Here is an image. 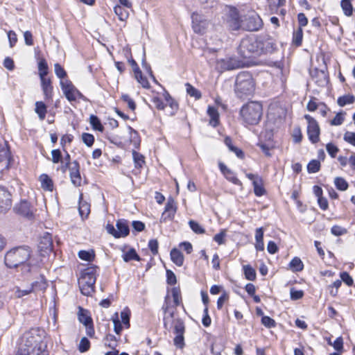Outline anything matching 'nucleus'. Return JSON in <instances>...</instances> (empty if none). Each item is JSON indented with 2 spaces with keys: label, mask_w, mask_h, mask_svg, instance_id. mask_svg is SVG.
<instances>
[{
  "label": "nucleus",
  "mask_w": 355,
  "mask_h": 355,
  "mask_svg": "<svg viewBox=\"0 0 355 355\" xmlns=\"http://www.w3.org/2000/svg\"><path fill=\"white\" fill-rule=\"evenodd\" d=\"M5 264L8 268L20 267L24 275L37 274L43 265L44 260L38 257H31L28 247L22 246L14 248L5 254Z\"/></svg>",
  "instance_id": "1"
},
{
  "label": "nucleus",
  "mask_w": 355,
  "mask_h": 355,
  "mask_svg": "<svg viewBox=\"0 0 355 355\" xmlns=\"http://www.w3.org/2000/svg\"><path fill=\"white\" fill-rule=\"evenodd\" d=\"M38 329H32L21 338L17 355H48Z\"/></svg>",
  "instance_id": "2"
},
{
  "label": "nucleus",
  "mask_w": 355,
  "mask_h": 355,
  "mask_svg": "<svg viewBox=\"0 0 355 355\" xmlns=\"http://www.w3.org/2000/svg\"><path fill=\"white\" fill-rule=\"evenodd\" d=\"M255 81L251 73L246 71L239 73L235 80L234 92L236 96L245 99L253 94Z\"/></svg>",
  "instance_id": "3"
},
{
  "label": "nucleus",
  "mask_w": 355,
  "mask_h": 355,
  "mask_svg": "<svg viewBox=\"0 0 355 355\" xmlns=\"http://www.w3.org/2000/svg\"><path fill=\"white\" fill-rule=\"evenodd\" d=\"M172 297L173 300V305H171L170 297L167 295L165 297L164 303L162 306L164 311V325L165 328H170L173 323L174 311L176 306H179L182 302V297L180 288H173L171 290Z\"/></svg>",
  "instance_id": "4"
},
{
  "label": "nucleus",
  "mask_w": 355,
  "mask_h": 355,
  "mask_svg": "<svg viewBox=\"0 0 355 355\" xmlns=\"http://www.w3.org/2000/svg\"><path fill=\"white\" fill-rule=\"evenodd\" d=\"M240 114L245 123L257 124L262 115V105L258 102H249L241 107Z\"/></svg>",
  "instance_id": "5"
},
{
  "label": "nucleus",
  "mask_w": 355,
  "mask_h": 355,
  "mask_svg": "<svg viewBox=\"0 0 355 355\" xmlns=\"http://www.w3.org/2000/svg\"><path fill=\"white\" fill-rule=\"evenodd\" d=\"M96 280V268L89 267L85 269L78 279L80 292L89 296L94 292V284Z\"/></svg>",
  "instance_id": "6"
},
{
  "label": "nucleus",
  "mask_w": 355,
  "mask_h": 355,
  "mask_svg": "<svg viewBox=\"0 0 355 355\" xmlns=\"http://www.w3.org/2000/svg\"><path fill=\"white\" fill-rule=\"evenodd\" d=\"M260 50V44L254 37L243 39L238 49L239 53L243 58H250L259 54Z\"/></svg>",
  "instance_id": "7"
},
{
  "label": "nucleus",
  "mask_w": 355,
  "mask_h": 355,
  "mask_svg": "<svg viewBox=\"0 0 355 355\" xmlns=\"http://www.w3.org/2000/svg\"><path fill=\"white\" fill-rule=\"evenodd\" d=\"M225 15L226 23L232 30L237 31L241 28L243 15L240 14L235 7L226 6Z\"/></svg>",
  "instance_id": "8"
},
{
  "label": "nucleus",
  "mask_w": 355,
  "mask_h": 355,
  "mask_svg": "<svg viewBox=\"0 0 355 355\" xmlns=\"http://www.w3.org/2000/svg\"><path fill=\"white\" fill-rule=\"evenodd\" d=\"M60 85L64 95L69 102L80 99L86 101L85 96L73 85L71 80H62L60 81Z\"/></svg>",
  "instance_id": "9"
},
{
  "label": "nucleus",
  "mask_w": 355,
  "mask_h": 355,
  "mask_svg": "<svg viewBox=\"0 0 355 355\" xmlns=\"http://www.w3.org/2000/svg\"><path fill=\"white\" fill-rule=\"evenodd\" d=\"M263 26L262 19L254 11H249L243 15L241 28L249 31H257Z\"/></svg>",
  "instance_id": "10"
},
{
  "label": "nucleus",
  "mask_w": 355,
  "mask_h": 355,
  "mask_svg": "<svg viewBox=\"0 0 355 355\" xmlns=\"http://www.w3.org/2000/svg\"><path fill=\"white\" fill-rule=\"evenodd\" d=\"M116 230L112 224L106 225L107 232L115 238L127 236L129 234L128 223L125 219H119L116 224Z\"/></svg>",
  "instance_id": "11"
},
{
  "label": "nucleus",
  "mask_w": 355,
  "mask_h": 355,
  "mask_svg": "<svg viewBox=\"0 0 355 355\" xmlns=\"http://www.w3.org/2000/svg\"><path fill=\"white\" fill-rule=\"evenodd\" d=\"M305 119L307 121V135L309 139L313 144H316L319 141L320 129L316 120L309 114L304 116Z\"/></svg>",
  "instance_id": "12"
},
{
  "label": "nucleus",
  "mask_w": 355,
  "mask_h": 355,
  "mask_svg": "<svg viewBox=\"0 0 355 355\" xmlns=\"http://www.w3.org/2000/svg\"><path fill=\"white\" fill-rule=\"evenodd\" d=\"M191 19L192 28L196 33L203 35L207 32L209 26V21L205 16L198 12H193L191 15Z\"/></svg>",
  "instance_id": "13"
},
{
  "label": "nucleus",
  "mask_w": 355,
  "mask_h": 355,
  "mask_svg": "<svg viewBox=\"0 0 355 355\" xmlns=\"http://www.w3.org/2000/svg\"><path fill=\"white\" fill-rule=\"evenodd\" d=\"M38 249L40 252V256H37L38 259H42L45 257V254L51 252L53 249V241L51 235L45 232L40 239Z\"/></svg>",
  "instance_id": "14"
},
{
  "label": "nucleus",
  "mask_w": 355,
  "mask_h": 355,
  "mask_svg": "<svg viewBox=\"0 0 355 355\" xmlns=\"http://www.w3.org/2000/svg\"><path fill=\"white\" fill-rule=\"evenodd\" d=\"M11 197L9 191L6 187L0 186V213L10 209L12 205Z\"/></svg>",
  "instance_id": "15"
},
{
  "label": "nucleus",
  "mask_w": 355,
  "mask_h": 355,
  "mask_svg": "<svg viewBox=\"0 0 355 355\" xmlns=\"http://www.w3.org/2000/svg\"><path fill=\"white\" fill-rule=\"evenodd\" d=\"M69 175L72 184L75 187H80L82 184V178L80 173V166L77 161L72 162L69 167Z\"/></svg>",
  "instance_id": "16"
},
{
  "label": "nucleus",
  "mask_w": 355,
  "mask_h": 355,
  "mask_svg": "<svg viewBox=\"0 0 355 355\" xmlns=\"http://www.w3.org/2000/svg\"><path fill=\"white\" fill-rule=\"evenodd\" d=\"M15 211L26 218H31L33 214V209L31 204L26 200H21L15 207Z\"/></svg>",
  "instance_id": "17"
},
{
  "label": "nucleus",
  "mask_w": 355,
  "mask_h": 355,
  "mask_svg": "<svg viewBox=\"0 0 355 355\" xmlns=\"http://www.w3.org/2000/svg\"><path fill=\"white\" fill-rule=\"evenodd\" d=\"M32 292H44L48 287V283L44 275H40L37 280L33 282L30 285Z\"/></svg>",
  "instance_id": "18"
},
{
  "label": "nucleus",
  "mask_w": 355,
  "mask_h": 355,
  "mask_svg": "<svg viewBox=\"0 0 355 355\" xmlns=\"http://www.w3.org/2000/svg\"><path fill=\"white\" fill-rule=\"evenodd\" d=\"M40 80L45 100H51L52 98L53 93V87L51 85V80L49 78H44L43 79H40Z\"/></svg>",
  "instance_id": "19"
},
{
  "label": "nucleus",
  "mask_w": 355,
  "mask_h": 355,
  "mask_svg": "<svg viewBox=\"0 0 355 355\" xmlns=\"http://www.w3.org/2000/svg\"><path fill=\"white\" fill-rule=\"evenodd\" d=\"M176 209L173 200H168L165 206V209L162 215V220H171L173 218Z\"/></svg>",
  "instance_id": "20"
},
{
  "label": "nucleus",
  "mask_w": 355,
  "mask_h": 355,
  "mask_svg": "<svg viewBox=\"0 0 355 355\" xmlns=\"http://www.w3.org/2000/svg\"><path fill=\"white\" fill-rule=\"evenodd\" d=\"M164 98L166 101V107L168 106L171 110L168 111L169 115H173L178 109V105L177 102L171 98L170 94L167 92H164L163 94Z\"/></svg>",
  "instance_id": "21"
},
{
  "label": "nucleus",
  "mask_w": 355,
  "mask_h": 355,
  "mask_svg": "<svg viewBox=\"0 0 355 355\" xmlns=\"http://www.w3.org/2000/svg\"><path fill=\"white\" fill-rule=\"evenodd\" d=\"M78 320L80 323L85 326H87L92 324V319L87 310L79 307L78 313Z\"/></svg>",
  "instance_id": "22"
},
{
  "label": "nucleus",
  "mask_w": 355,
  "mask_h": 355,
  "mask_svg": "<svg viewBox=\"0 0 355 355\" xmlns=\"http://www.w3.org/2000/svg\"><path fill=\"white\" fill-rule=\"evenodd\" d=\"M207 114L210 117L209 124L213 127H216L219 123V114L218 110L212 106H209Z\"/></svg>",
  "instance_id": "23"
},
{
  "label": "nucleus",
  "mask_w": 355,
  "mask_h": 355,
  "mask_svg": "<svg viewBox=\"0 0 355 355\" xmlns=\"http://www.w3.org/2000/svg\"><path fill=\"white\" fill-rule=\"evenodd\" d=\"M35 112L40 121L44 120L47 113V107L43 101L35 102Z\"/></svg>",
  "instance_id": "24"
},
{
  "label": "nucleus",
  "mask_w": 355,
  "mask_h": 355,
  "mask_svg": "<svg viewBox=\"0 0 355 355\" xmlns=\"http://www.w3.org/2000/svg\"><path fill=\"white\" fill-rule=\"evenodd\" d=\"M90 212V205L83 200V193L80 194L79 197V213L81 217H87Z\"/></svg>",
  "instance_id": "25"
},
{
  "label": "nucleus",
  "mask_w": 355,
  "mask_h": 355,
  "mask_svg": "<svg viewBox=\"0 0 355 355\" xmlns=\"http://www.w3.org/2000/svg\"><path fill=\"white\" fill-rule=\"evenodd\" d=\"M171 259L172 261L177 265L178 266H181L183 265L184 263V257L183 254L181 253V252L176 249L173 248L171 251Z\"/></svg>",
  "instance_id": "26"
},
{
  "label": "nucleus",
  "mask_w": 355,
  "mask_h": 355,
  "mask_svg": "<svg viewBox=\"0 0 355 355\" xmlns=\"http://www.w3.org/2000/svg\"><path fill=\"white\" fill-rule=\"evenodd\" d=\"M40 181L41 187L46 191H52L53 189V184L52 180L46 175L42 174L40 176Z\"/></svg>",
  "instance_id": "27"
},
{
  "label": "nucleus",
  "mask_w": 355,
  "mask_h": 355,
  "mask_svg": "<svg viewBox=\"0 0 355 355\" xmlns=\"http://www.w3.org/2000/svg\"><path fill=\"white\" fill-rule=\"evenodd\" d=\"M288 268L294 272H300L304 268V264L299 257H295L290 261Z\"/></svg>",
  "instance_id": "28"
},
{
  "label": "nucleus",
  "mask_w": 355,
  "mask_h": 355,
  "mask_svg": "<svg viewBox=\"0 0 355 355\" xmlns=\"http://www.w3.org/2000/svg\"><path fill=\"white\" fill-rule=\"evenodd\" d=\"M131 312L128 307H125L120 313L121 323L123 324L124 327L128 329L130 326V318Z\"/></svg>",
  "instance_id": "29"
},
{
  "label": "nucleus",
  "mask_w": 355,
  "mask_h": 355,
  "mask_svg": "<svg viewBox=\"0 0 355 355\" xmlns=\"http://www.w3.org/2000/svg\"><path fill=\"white\" fill-rule=\"evenodd\" d=\"M234 62V59L227 58L218 61V64H220V67L223 70H231L237 67V65L235 64Z\"/></svg>",
  "instance_id": "30"
},
{
  "label": "nucleus",
  "mask_w": 355,
  "mask_h": 355,
  "mask_svg": "<svg viewBox=\"0 0 355 355\" xmlns=\"http://www.w3.org/2000/svg\"><path fill=\"white\" fill-rule=\"evenodd\" d=\"M38 71L40 79L46 78L49 72V67L45 59L41 58L38 62Z\"/></svg>",
  "instance_id": "31"
},
{
  "label": "nucleus",
  "mask_w": 355,
  "mask_h": 355,
  "mask_svg": "<svg viewBox=\"0 0 355 355\" xmlns=\"http://www.w3.org/2000/svg\"><path fill=\"white\" fill-rule=\"evenodd\" d=\"M355 102V96L352 94H347L340 96L337 100V103L340 107H344L347 105L353 104Z\"/></svg>",
  "instance_id": "32"
},
{
  "label": "nucleus",
  "mask_w": 355,
  "mask_h": 355,
  "mask_svg": "<svg viewBox=\"0 0 355 355\" xmlns=\"http://www.w3.org/2000/svg\"><path fill=\"white\" fill-rule=\"evenodd\" d=\"M254 192L257 196H262L264 195L266 191L263 187V180L261 178H257L253 182Z\"/></svg>",
  "instance_id": "33"
},
{
  "label": "nucleus",
  "mask_w": 355,
  "mask_h": 355,
  "mask_svg": "<svg viewBox=\"0 0 355 355\" xmlns=\"http://www.w3.org/2000/svg\"><path fill=\"white\" fill-rule=\"evenodd\" d=\"M336 188L341 191L347 190L349 184L346 180L342 177H336L334 180Z\"/></svg>",
  "instance_id": "34"
},
{
  "label": "nucleus",
  "mask_w": 355,
  "mask_h": 355,
  "mask_svg": "<svg viewBox=\"0 0 355 355\" xmlns=\"http://www.w3.org/2000/svg\"><path fill=\"white\" fill-rule=\"evenodd\" d=\"M352 0H341L340 6L345 15L349 17L352 15L353 7L352 4Z\"/></svg>",
  "instance_id": "35"
},
{
  "label": "nucleus",
  "mask_w": 355,
  "mask_h": 355,
  "mask_svg": "<svg viewBox=\"0 0 355 355\" xmlns=\"http://www.w3.org/2000/svg\"><path fill=\"white\" fill-rule=\"evenodd\" d=\"M15 296L17 298H21L24 296L28 295L32 293L30 286L26 288H21L20 286H16L13 288Z\"/></svg>",
  "instance_id": "36"
},
{
  "label": "nucleus",
  "mask_w": 355,
  "mask_h": 355,
  "mask_svg": "<svg viewBox=\"0 0 355 355\" xmlns=\"http://www.w3.org/2000/svg\"><path fill=\"white\" fill-rule=\"evenodd\" d=\"M243 272L245 278L250 281H254L256 279V271L250 265H245L243 266Z\"/></svg>",
  "instance_id": "37"
},
{
  "label": "nucleus",
  "mask_w": 355,
  "mask_h": 355,
  "mask_svg": "<svg viewBox=\"0 0 355 355\" xmlns=\"http://www.w3.org/2000/svg\"><path fill=\"white\" fill-rule=\"evenodd\" d=\"M185 86L187 89V92L190 96L193 97L196 100H198L201 98L202 94L198 89L193 87L189 83H187Z\"/></svg>",
  "instance_id": "38"
},
{
  "label": "nucleus",
  "mask_w": 355,
  "mask_h": 355,
  "mask_svg": "<svg viewBox=\"0 0 355 355\" xmlns=\"http://www.w3.org/2000/svg\"><path fill=\"white\" fill-rule=\"evenodd\" d=\"M89 123L92 126V128L95 130H98L99 132L103 131V126L101 123L99 119L95 115H91L89 117Z\"/></svg>",
  "instance_id": "39"
},
{
  "label": "nucleus",
  "mask_w": 355,
  "mask_h": 355,
  "mask_svg": "<svg viewBox=\"0 0 355 355\" xmlns=\"http://www.w3.org/2000/svg\"><path fill=\"white\" fill-rule=\"evenodd\" d=\"M123 259L124 261L128 262L132 260L139 261L140 258L137 254L135 250L132 248L123 254Z\"/></svg>",
  "instance_id": "40"
},
{
  "label": "nucleus",
  "mask_w": 355,
  "mask_h": 355,
  "mask_svg": "<svg viewBox=\"0 0 355 355\" xmlns=\"http://www.w3.org/2000/svg\"><path fill=\"white\" fill-rule=\"evenodd\" d=\"M129 132L130 142L135 148H138L140 144V139L138 132L130 127H129Z\"/></svg>",
  "instance_id": "41"
},
{
  "label": "nucleus",
  "mask_w": 355,
  "mask_h": 355,
  "mask_svg": "<svg viewBox=\"0 0 355 355\" xmlns=\"http://www.w3.org/2000/svg\"><path fill=\"white\" fill-rule=\"evenodd\" d=\"M114 12L121 21L125 20L128 17V11L127 9L121 6H116L114 7Z\"/></svg>",
  "instance_id": "42"
},
{
  "label": "nucleus",
  "mask_w": 355,
  "mask_h": 355,
  "mask_svg": "<svg viewBox=\"0 0 355 355\" xmlns=\"http://www.w3.org/2000/svg\"><path fill=\"white\" fill-rule=\"evenodd\" d=\"M303 37V31L301 28H298L296 31L293 32V43L299 46L302 44Z\"/></svg>",
  "instance_id": "43"
},
{
  "label": "nucleus",
  "mask_w": 355,
  "mask_h": 355,
  "mask_svg": "<svg viewBox=\"0 0 355 355\" xmlns=\"http://www.w3.org/2000/svg\"><path fill=\"white\" fill-rule=\"evenodd\" d=\"M54 71L57 77L60 79V81H62V80H68L67 78L66 71L60 64L55 63L54 64Z\"/></svg>",
  "instance_id": "44"
},
{
  "label": "nucleus",
  "mask_w": 355,
  "mask_h": 355,
  "mask_svg": "<svg viewBox=\"0 0 355 355\" xmlns=\"http://www.w3.org/2000/svg\"><path fill=\"white\" fill-rule=\"evenodd\" d=\"M112 322L114 324V332L119 335L122 331L123 327L122 323L120 322L119 319L118 313H115L112 318Z\"/></svg>",
  "instance_id": "45"
},
{
  "label": "nucleus",
  "mask_w": 355,
  "mask_h": 355,
  "mask_svg": "<svg viewBox=\"0 0 355 355\" xmlns=\"http://www.w3.org/2000/svg\"><path fill=\"white\" fill-rule=\"evenodd\" d=\"M124 51H126V53H127L126 57L128 58V62L130 63V64L131 65V67L132 68L134 75L139 73V71H141V70H140L137 63L132 58L130 51L128 49H124Z\"/></svg>",
  "instance_id": "46"
},
{
  "label": "nucleus",
  "mask_w": 355,
  "mask_h": 355,
  "mask_svg": "<svg viewBox=\"0 0 355 355\" xmlns=\"http://www.w3.org/2000/svg\"><path fill=\"white\" fill-rule=\"evenodd\" d=\"M345 113L343 112L337 113L335 117L330 121V125L334 126L342 125L345 121Z\"/></svg>",
  "instance_id": "47"
},
{
  "label": "nucleus",
  "mask_w": 355,
  "mask_h": 355,
  "mask_svg": "<svg viewBox=\"0 0 355 355\" xmlns=\"http://www.w3.org/2000/svg\"><path fill=\"white\" fill-rule=\"evenodd\" d=\"M320 162L317 159L311 160L307 165V171L309 173H315L319 171Z\"/></svg>",
  "instance_id": "48"
},
{
  "label": "nucleus",
  "mask_w": 355,
  "mask_h": 355,
  "mask_svg": "<svg viewBox=\"0 0 355 355\" xmlns=\"http://www.w3.org/2000/svg\"><path fill=\"white\" fill-rule=\"evenodd\" d=\"M189 225L193 232L198 234H204L205 229L196 221L191 220L189 221Z\"/></svg>",
  "instance_id": "49"
},
{
  "label": "nucleus",
  "mask_w": 355,
  "mask_h": 355,
  "mask_svg": "<svg viewBox=\"0 0 355 355\" xmlns=\"http://www.w3.org/2000/svg\"><path fill=\"white\" fill-rule=\"evenodd\" d=\"M10 157L9 149L7 147L6 144L0 145V162L3 161H8Z\"/></svg>",
  "instance_id": "50"
},
{
  "label": "nucleus",
  "mask_w": 355,
  "mask_h": 355,
  "mask_svg": "<svg viewBox=\"0 0 355 355\" xmlns=\"http://www.w3.org/2000/svg\"><path fill=\"white\" fill-rule=\"evenodd\" d=\"M132 157L135 162V165L136 168H141L143 164H144V158L142 155L136 151L132 152Z\"/></svg>",
  "instance_id": "51"
},
{
  "label": "nucleus",
  "mask_w": 355,
  "mask_h": 355,
  "mask_svg": "<svg viewBox=\"0 0 355 355\" xmlns=\"http://www.w3.org/2000/svg\"><path fill=\"white\" fill-rule=\"evenodd\" d=\"M134 76H135V79L137 80V82L139 84H141V85L144 88L148 89L150 87V83H149L148 80H147V78L142 75L141 71H139V73L135 74Z\"/></svg>",
  "instance_id": "52"
},
{
  "label": "nucleus",
  "mask_w": 355,
  "mask_h": 355,
  "mask_svg": "<svg viewBox=\"0 0 355 355\" xmlns=\"http://www.w3.org/2000/svg\"><path fill=\"white\" fill-rule=\"evenodd\" d=\"M331 232L333 235L339 236L347 234V230L346 228L339 225H334L331 229Z\"/></svg>",
  "instance_id": "53"
},
{
  "label": "nucleus",
  "mask_w": 355,
  "mask_h": 355,
  "mask_svg": "<svg viewBox=\"0 0 355 355\" xmlns=\"http://www.w3.org/2000/svg\"><path fill=\"white\" fill-rule=\"evenodd\" d=\"M78 257L82 260L91 261L94 259V254L92 252H91L86 250H80L78 252Z\"/></svg>",
  "instance_id": "54"
},
{
  "label": "nucleus",
  "mask_w": 355,
  "mask_h": 355,
  "mask_svg": "<svg viewBox=\"0 0 355 355\" xmlns=\"http://www.w3.org/2000/svg\"><path fill=\"white\" fill-rule=\"evenodd\" d=\"M174 332L175 334H184V322L180 319L175 322Z\"/></svg>",
  "instance_id": "55"
},
{
  "label": "nucleus",
  "mask_w": 355,
  "mask_h": 355,
  "mask_svg": "<svg viewBox=\"0 0 355 355\" xmlns=\"http://www.w3.org/2000/svg\"><path fill=\"white\" fill-rule=\"evenodd\" d=\"M224 176L227 180H228L230 182H232L234 184L236 185H241V181L235 176L234 173L230 170L227 171Z\"/></svg>",
  "instance_id": "56"
},
{
  "label": "nucleus",
  "mask_w": 355,
  "mask_h": 355,
  "mask_svg": "<svg viewBox=\"0 0 355 355\" xmlns=\"http://www.w3.org/2000/svg\"><path fill=\"white\" fill-rule=\"evenodd\" d=\"M89 347H90V343H89V340L87 338L84 337L80 340V344L78 346V349L80 352L83 353V352H87L89 349Z\"/></svg>",
  "instance_id": "57"
},
{
  "label": "nucleus",
  "mask_w": 355,
  "mask_h": 355,
  "mask_svg": "<svg viewBox=\"0 0 355 355\" xmlns=\"http://www.w3.org/2000/svg\"><path fill=\"white\" fill-rule=\"evenodd\" d=\"M83 141L89 147H91L94 142V137L92 134L83 133L82 135Z\"/></svg>",
  "instance_id": "58"
},
{
  "label": "nucleus",
  "mask_w": 355,
  "mask_h": 355,
  "mask_svg": "<svg viewBox=\"0 0 355 355\" xmlns=\"http://www.w3.org/2000/svg\"><path fill=\"white\" fill-rule=\"evenodd\" d=\"M152 102L153 103L155 107L158 110H162L165 108V103L163 102L162 99L158 96H153L152 98Z\"/></svg>",
  "instance_id": "59"
},
{
  "label": "nucleus",
  "mask_w": 355,
  "mask_h": 355,
  "mask_svg": "<svg viewBox=\"0 0 355 355\" xmlns=\"http://www.w3.org/2000/svg\"><path fill=\"white\" fill-rule=\"evenodd\" d=\"M121 99L127 103L128 107L132 110L134 111L136 108V104L135 101L130 97L128 94H123L121 96Z\"/></svg>",
  "instance_id": "60"
},
{
  "label": "nucleus",
  "mask_w": 355,
  "mask_h": 355,
  "mask_svg": "<svg viewBox=\"0 0 355 355\" xmlns=\"http://www.w3.org/2000/svg\"><path fill=\"white\" fill-rule=\"evenodd\" d=\"M261 323L267 328L275 327V321L269 316H263L261 318Z\"/></svg>",
  "instance_id": "61"
},
{
  "label": "nucleus",
  "mask_w": 355,
  "mask_h": 355,
  "mask_svg": "<svg viewBox=\"0 0 355 355\" xmlns=\"http://www.w3.org/2000/svg\"><path fill=\"white\" fill-rule=\"evenodd\" d=\"M343 139L346 142L355 146V132L349 131L346 132L344 134Z\"/></svg>",
  "instance_id": "62"
},
{
  "label": "nucleus",
  "mask_w": 355,
  "mask_h": 355,
  "mask_svg": "<svg viewBox=\"0 0 355 355\" xmlns=\"http://www.w3.org/2000/svg\"><path fill=\"white\" fill-rule=\"evenodd\" d=\"M326 150L329 154V155L332 157H335L337 153L338 152V147L331 143H329L327 144Z\"/></svg>",
  "instance_id": "63"
},
{
  "label": "nucleus",
  "mask_w": 355,
  "mask_h": 355,
  "mask_svg": "<svg viewBox=\"0 0 355 355\" xmlns=\"http://www.w3.org/2000/svg\"><path fill=\"white\" fill-rule=\"evenodd\" d=\"M105 340L109 347L114 349L116 347V338L114 335L107 334L105 337Z\"/></svg>",
  "instance_id": "64"
}]
</instances>
